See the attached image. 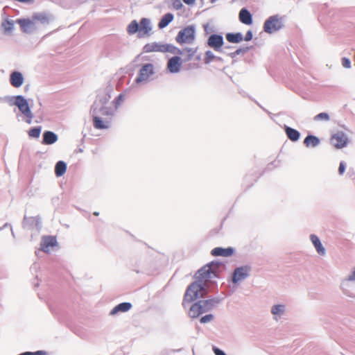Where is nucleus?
Wrapping results in <instances>:
<instances>
[{
	"label": "nucleus",
	"mask_w": 355,
	"mask_h": 355,
	"mask_svg": "<svg viewBox=\"0 0 355 355\" xmlns=\"http://www.w3.org/2000/svg\"><path fill=\"white\" fill-rule=\"evenodd\" d=\"M54 19L51 15L46 13H37L31 18L19 19L15 23L19 24L22 32L26 34L35 33L41 25H46Z\"/></svg>",
	"instance_id": "obj_3"
},
{
	"label": "nucleus",
	"mask_w": 355,
	"mask_h": 355,
	"mask_svg": "<svg viewBox=\"0 0 355 355\" xmlns=\"http://www.w3.org/2000/svg\"><path fill=\"white\" fill-rule=\"evenodd\" d=\"M214 318V315L207 314L200 318V322L203 324L211 322Z\"/></svg>",
	"instance_id": "obj_34"
},
{
	"label": "nucleus",
	"mask_w": 355,
	"mask_h": 355,
	"mask_svg": "<svg viewBox=\"0 0 355 355\" xmlns=\"http://www.w3.org/2000/svg\"><path fill=\"white\" fill-rule=\"evenodd\" d=\"M185 51L189 53V58L188 60L191 59V58L195 54V53L196 51V49H193L192 48H187L185 49Z\"/></svg>",
	"instance_id": "obj_40"
},
{
	"label": "nucleus",
	"mask_w": 355,
	"mask_h": 355,
	"mask_svg": "<svg viewBox=\"0 0 355 355\" xmlns=\"http://www.w3.org/2000/svg\"><path fill=\"white\" fill-rule=\"evenodd\" d=\"M207 43L211 48L219 51L223 45V38L221 35H211L209 36Z\"/></svg>",
	"instance_id": "obj_16"
},
{
	"label": "nucleus",
	"mask_w": 355,
	"mask_h": 355,
	"mask_svg": "<svg viewBox=\"0 0 355 355\" xmlns=\"http://www.w3.org/2000/svg\"><path fill=\"white\" fill-rule=\"evenodd\" d=\"M153 25L151 21L147 18H142L138 23L136 20L132 21L127 27L130 35L138 33L139 37H148L152 34Z\"/></svg>",
	"instance_id": "obj_4"
},
{
	"label": "nucleus",
	"mask_w": 355,
	"mask_h": 355,
	"mask_svg": "<svg viewBox=\"0 0 355 355\" xmlns=\"http://www.w3.org/2000/svg\"><path fill=\"white\" fill-rule=\"evenodd\" d=\"M34 355H45L46 353L43 351H37L36 352H33Z\"/></svg>",
	"instance_id": "obj_45"
},
{
	"label": "nucleus",
	"mask_w": 355,
	"mask_h": 355,
	"mask_svg": "<svg viewBox=\"0 0 355 355\" xmlns=\"http://www.w3.org/2000/svg\"><path fill=\"white\" fill-rule=\"evenodd\" d=\"M182 64V59L178 56H174L168 61L167 69L171 73H176L180 71Z\"/></svg>",
	"instance_id": "obj_15"
},
{
	"label": "nucleus",
	"mask_w": 355,
	"mask_h": 355,
	"mask_svg": "<svg viewBox=\"0 0 355 355\" xmlns=\"http://www.w3.org/2000/svg\"><path fill=\"white\" fill-rule=\"evenodd\" d=\"M226 39L230 42L239 43L243 40V35L240 33H227L226 35Z\"/></svg>",
	"instance_id": "obj_29"
},
{
	"label": "nucleus",
	"mask_w": 355,
	"mask_h": 355,
	"mask_svg": "<svg viewBox=\"0 0 355 355\" xmlns=\"http://www.w3.org/2000/svg\"><path fill=\"white\" fill-rule=\"evenodd\" d=\"M155 67L151 63L143 64L138 72L135 83L137 85L147 84L155 74Z\"/></svg>",
	"instance_id": "obj_6"
},
{
	"label": "nucleus",
	"mask_w": 355,
	"mask_h": 355,
	"mask_svg": "<svg viewBox=\"0 0 355 355\" xmlns=\"http://www.w3.org/2000/svg\"><path fill=\"white\" fill-rule=\"evenodd\" d=\"M15 22L12 19H5L1 22V27L5 33H11L14 29Z\"/></svg>",
	"instance_id": "obj_26"
},
{
	"label": "nucleus",
	"mask_w": 355,
	"mask_h": 355,
	"mask_svg": "<svg viewBox=\"0 0 355 355\" xmlns=\"http://www.w3.org/2000/svg\"><path fill=\"white\" fill-rule=\"evenodd\" d=\"M94 214L95 216H98V214H98V212H94Z\"/></svg>",
	"instance_id": "obj_46"
},
{
	"label": "nucleus",
	"mask_w": 355,
	"mask_h": 355,
	"mask_svg": "<svg viewBox=\"0 0 355 355\" xmlns=\"http://www.w3.org/2000/svg\"><path fill=\"white\" fill-rule=\"evenodd\" d=\"M282 27L281 19L277 15L269 17L264 23V31L268 33H272Z\"/></svg>",
	"instance_id": "obj_11"
},
{
	"label": "nucleus",
	"mask_w": 355,
	"mask_h": 355,
	"mask_svg": "<svg viewBox=\"0 0 355 355\" xmlns=\"http://www.w3.org/2000/svg\"><path fill=\"white\" fill-rule=\"evenodd\" d=\"M41 132V128L37 127L32 128L28 132V135L31 137L38 138Z\"/></svg>",
	"instance_id": "obj_32"
},
{
	"label": "nucleus",
	"mask_w": 355,
	"mask_h": 355,
	"mask_svg": "<svg viewBox=\"0 0 355 355\" xmlns=\"http://www.w3.org/2000/svg\"><path fill=\"white\" fill-rule=\"evenodd\" d=\"M59 248L57 239L53 236H44L40 241V250L47 254H50Z\"/></svg>",
	"instance_id": "obj_8"
},
{
	"label": "nucleus",
	"mask_w": 355,
	"mask_h": 355,
	"mask_svg": "<svg viewBox=\"0 0 355 355\" xmlns=\"http://www.w3.org/2000/svg\"><path fill=\"white\" fill-rule=\"evenodd\" d=\"M346 170V164L344 162H341L338 167V173L342 175Z\"/></svg>",
	"instance_id": "obj_37"
},
{
	"label": "nucleus",
	"mask_w": 355,
	"mask_h": 355,
	"mask_svg": "<svg viewBox=\"0 0 355 355\" xmlns=\"http://www.w3.org/2000/svg\"><path fill=\"white\" fill-rule=\"evenodd\" d=\"M234 252V249L232 248H216L212 250L211 254L214 256L230 257Z\"/></svg>",
	"instance_id": "obj_23"
},
{
	"label": "nucleus",
	"mask_w": 355,
	"mask_h": 355,
	"mask_svg": "<svg viewBox=\"0 0 355 355\" xmlns=\"http://www.w3.org/2000/svg\"><path fill=\"white\" fill-rule=\"evenodd\" d=\"M202 311H201V309L200 308V306L198 302L193 304L190 309H189V316L191 318H195L198 317L200 314H202Z\"/></svg>",
	"instance_id": "obj_28"
},
{
	"label": "nucleus",
	"mask_w": 355,
	"mask_h": 355,
	"mask_svg": "<svg viewBox=\"0 0 355 355\" xmlns=\"http://www.w3.org/2000/svg\"><path fill=\"white\" fill-rule=\"evenodd\" d=\"M24 116H29L31 117V109L28 106L27 100L22 96H17L14 103Z\"/></svg>",
	"instance_id": "obj_14"
},
{
	"label": "nucleus",
	"mask_w": 355,
	"mask_h": 355,
	"mask_svg": "<svg viewBox=\"0 0 355 355\" xmlns=\"http://www.w3.org/2000/svg\"><path fill=\"white\" fill-rule=\"evenodd\" d=\"M173 6L175 9L179 10L182 8V3L180 0H175L173 3Z\"/></svg>",
	"instance_id": "obj_39"
},
{
	"label": "nucleus",
	"mask_w": 355,
	"mask_h": 355,
	"mask_svg": "<svg viewBox=\"0 0 355 355\" xmlns=\"http://www.w3.org/2000/svg\"><path fill=\"white\" fill-rule=\"evenodd\" d=\"M214 58H215L214 54L211 51H207L205 53L204 60L206 64H209L212 61V60Z\"/></svg>",
	"instance_id": "obj_33"
},
{
	"label": "nucleus",
	"mask_w": 355,
	"mask_h": 355,
	"mask_svg": "<svg viewBox=\"0 0 355 355\" xmlns=\"http://www.w3.org/2000/svg\"><path fill=\"white\" fill-rule=\"evenodd\" d=\"M183 1L187 5H192L195 3L196 0H183Z\"/></svg>",
	"instance_id": "obj_44"
},
{
	"label": "nucleus",
	"mask_w": 355,
	"mask_h": 355,
	"mask_svg": "<svg viewBox=\"0 0 355 355\" xmlns=\"http://www.w3.org/2000/svg\"><path fill=\"white\" fill-rule=\"evenodd\" d=\"M285 130L288 137L291 141H297L300 139V134L297 130L287 126H286Z\"/></svg>",
	"instance_id": "obj_25"
},
{
	"label": "nucleus",
	"mask_w": 355,
	"mask_h": 355,
	"mask_svg": "<svg viewBox=\"0 0 355 355\" xmlns=\"http://www.w3.org/2000/svg\"><path fill=\"white\" fill-rule=\"evenodd\" d=\"M355 282V266L352 268L349 274L345 277L340 284V289L342 293L348 298H355V293L349 288V283Z\"/></svg>",
	"instance_id": "obj_7"
},
{
	"label": "nucleus",
	"mask_w": 355,
	"mask_h": 355,
	"mask_svg": "<svg viewBox=\"0 0 355 355\" xmlns=\"http://www.w3.org/2000/svg\"><path fill=\"white\" fill-rule=\"evenodd\" d=\"M58 139V135L51 132L46 131L43 134V144L51 145L55 144Z\"/></svg>",
	"instance_id": "obj_22"
},
{
	"label": "nucleus",
	"mask_w": 355,
	"mask_h": 355,
	"mask_svg": "<svg viewBox=\"0 0 355 355\" xmlns=\"http://www.w3.org/2000/svg\"><path fill=\"white\" fill-rule=\"evenodd\" d=\"M24 78L19 71H13L10 75V83L14 87L19 88L24 84Z\"/></svg>",
	"instance_id": "obj_17"
},
{
	"label": "nucleus",
	"mask_w": 355,
	"mask_h": 355,
	"mask_svg": "<svg viewBox=\"0 0 355 355\" xmlns=\"http://www.w3.org/2000/svg\"><path fill=\"white\" fill-rule=\"evenodd\" d=\"M35 222L36 226L37 227L39 225L40 221L37 218H25V225L29 224L31 223Z\"/></svg>",
	"instance_id": "obj_36"
},
{
	"label": "nucleus",
	"mask_w": 355,
	"mask_h": 355,
	"mask_svg": "<svg viewBox=\"0 0 355 355\" xmlns=\"http://www.w3.org/2000/svg\"><path fill=\"white\" fill-rule=\"evenodd\" d=\"M310 241L313 245L314 246L316 252L321 256H324L326 254V249L322 244L320 239L315 234H311Z\"/></svg>",
	"instance_id": "obj_18"
},
{
	"label": "nucleus",
	"mask_w": 355,
	"mask_h": 355,
	"mask_svg": "<svg viewBox=\"0 0 355 355\" xmlns=\"http://www.w3.org/2000/svg\"><path fill=\"white\" fill-rule=\"evenodd\" d=\"M194 40L195 28L192 26H189L183 30H181L176 37V41L180 44H191Z\"/></svg>",
	"instance_id": "obj_9"
},
{
	"label": "nucleus",
	"mask_w": 355,
	"mask_h": 355,
	"mask_svg": "<svg viewBox=\"0 0 355 355\" xmlns=\"http://www.w3.org/2000/svg\"><path fill=\"white\" fill-rule=\"evenodd\" d=\"M132 307L129 302H123L114 306L110 311V315H114L118 313H124L128 311Z\"/></svg>",
	"instance_id": "obj_20"
},
{
	"label": "nucleus",
	"mask_w": 355,
	"mask_h": 355,
	"mask_svg": "<svg viewBox=\"0 0 355 355\" xmlns=\"http://www.w3.org/2000/svg\"><path fill=\"white\" fill-rule=\"evenodd\" d=\"M143 51L144 53L170 52L172 53L182 54V51L180 49H177L171 44L155 42L146 44L143 48Z\"/></svg>",
	"instance_id": "obj_5"
},
{
	"label": "nucleus",
	"mask_w": 355,
	"mask_h": 355,
	"mask_svg": "<svg viewBox=\"0 0 355 355\" xmlns=\"http://www.w3.org/2000/svg\"><path fill=\"white\" fill-rule=\"evenodd\" d=\"M67 164L62 162L59 161L55 167V172L58 177L62 176L66 171Z\"/></svg>",
	"instance_id": "obj_30"
},
{
	"label": "nucleus",
	"mask_w": 355,
	"mask_h": 355,
	"mask_svg": "<svg viewBox=\"0 0 355 355\" xmlns=\"http://www.w3.org/2000/svg\"><path fill=\"white\" fill-rule=\"evenodd\" d=\"M173 15L171 13H167L162 17L158 26L159 28H164L168 25L173 20Z\"/></svg>",
	"instance_id": "obj_27"
},
{
	"label": "nucleus",
	"mask_w": 355,
	"mask_h": 355,
	"mask_svg": "<svg viewBox=\"0 0 355 355\" xmlns=\"http://www.w3.org/2000/svg\"><path fill=\"white\" fill-rule=\"evenodd\" d=\"M330 143L336 148H343L347 146L348 138L343 132H338L331 136Z\"/></svg>",
	"instance_id": "obj_12"
},
{
	"label": "nucleus",
	"mask_w": 355,
	"mask_h": 355,
	"mask_svg": "<svg viewBox=\"0 0 355 355\" xmlns=\"http://www.w3.org/2000/svg\"><path fill=\"white\" fill-rule=\"evenodd\" d=\"M270 311L272 320L279 322L286 314V305L284 303L274 304L271 306Z\"/></svg>",
	"instance_id": "obj_10"
},
{
	"label": "nucleus",
	"mask_w": 355,
	"mask_h": 355,
	"mask_svg": "<svg viewBox=\"0 0 355 355\" xmlns=\"http://www.w3.org/2000/svg\"><path fill=\"white\" fill-rule=\"evenodd\" d=\"M250 268L248 266H242L236 268L233 273L232 282L234 284H238L240 282L243 281L249 275Z\"/></svg>",
	"instance_id": "obj_13"
},
{
	"label": "nucleus",
	"mask_w": 355,
	"mask_h": 355,
	"mask_svg": "<svg viewBox=\"0 0 355 355\" xmlns=\"http://www.w3.org/2000/svg\"><path fill=\"white\" fill-rule=\"evenodd\" d=\"M212 350L215 355H227L223 350L214 346L212 347Z\"/></svg>",
	"instance_id": "obj_38"
},
{
	"label": "nucleus",
	"mask_w": 355,
	"mask_h": 355,
	"mask_svg": "<svg viewBox=\"0 0 355 355\" xmlns=\"http://www.w3.org/2000/svg\"><path fill=\"white\" fill-rule=\"evenodd\" d=\"M248 50V48L244 49H238L236 51L235 54L239 55L240 53L243 52H246Z\"/></svg>",
	"instance_id": "obj_43"
},
{
	"label": "nucleus",
	"mask_w": 355,
	"mask_h": 355,
	"mask_svg": "<svg viewBox=\"0 0 355 355\" xmlns=\"http://www.w3.org/2000/svg\"><path fill=\"white\" fill-rule=\"evenodd\" d=\"M304 144L306 147L315 148L320 144L318 137L313 135H308L304 140Z\"/></svg>",
	"instance_id": "obj_24"
},
{
	"label": "nucleus",
	"mask_w": 355,
	"mask_h": 355,
	"mask_svg": "<svg viewBox=\"0 0 355 355\" xmlns=\"http://www.w3.org/2000/svg\"><path fill=\"white\" fill-rule=\"evenodd\" d=\"M218 263L211 262L202 268L196 274V281L187 289L184 295L183 305L187 302H191L198 298L204 297L207 293L208 282L216 277Z\"/></svg>",
	"instance_id": "obj_2"
},
{
	"label": "nucleus",
	"mask_w": 355,
	"mask_h": 355,
	"mask_svg": "<svg viewBox=\"0 0 355 355\" xmlns=\"http://www.w3.org/2000/svg\"><path fill=\"white\" fill-rule=\"evenodd\" d=\"M26 117V122L28 124H31L32 123V119L33 118V112H31V117L29 116H24Z\"/></svg>",
	"instance_id": "obj_42"
},
{
	"label": "nucleus",
	"mask_w": 355,
	"mask_h": 355,
	"mask_svg": "<svg viewBox=\"0 0 355 355\" xmlns=\"http://www.w3.org/2000/svg\"><path fill=\"white\" fill-rule=\"evenodd\" d=\"M329 119H330L329 115L325 112L320 113L314 116V120L316 121H329Z\"/></svg>",
	"instance_id": "obj_31"
},
{
	"label": "nucleus",
	"mask_w": 355,
	"mask_h": 355,
	"mask_svg": "<svg viewBox=\"0 0 355 355\" xmlns=\"http://www.w3.org/2000/svg\"><path fill=\"white\" fill-rule=\"evenodd\" d=\"M110 98L111 96L108 92H101L91 107L90 114L96 129H107L110 127V119L123 101L122 95H119L112 101Z\"/></svg>",
	"instance_id": "obj_1"
},
{
	"label": "nucleus",
	"mask_w": 355,
	"mask_h": 355,
	"mask_svg": "<svg viewBox=\"0 0 355 355\" xmlns=\"http://www.w3.org/2000/svg\"><path fill=\"white\" fill-rule=\"evenodd\" d=\"M239 20L244 24L250 25L252 23V17L250 12L245 8H242L239 12Z\"/></svg>",
	"instance_id": "obj_21"
},
{
	"label": "nucleus",
	"mask_w": 355,
	"mask_h": 355,
	"mask_svg": "<svg viewBox=\"0 0 355 355\" xmlns=\"http://www.w3.org/2000/svg\"><path fill=\"white\" fill-rule=\"evenodd\" d=\"M218 302L219 300L217 299H210L198 302L203 313L211 310Z\"/></svg>",
	"instance_id": "obj_19"
},
{
	"label": "nucleus",
	"mask_w": 355,
	"mask_h": 355,
	"mask_svg": "<svg viewBox=\"0 0 355 355\" xmlns=\"http://www.w3.org/2000/svg\"><path fill=\"white\" fill-rule=\"evenodd\" d=\"M342 65L343 67L346 69H350L351 68V61L349 58H342Z\"/></svg>",
	"instance_id": "obj_35"
},
{
	"label": "nucleus",
	"mask_w": 355,
	"mask_h": 355,
	"mask_svg": "<svg viewBox=\"0 0 355 355\" xmlns=\"http://www.w3.org/2000/svg\"><path fill=\"white\" fill-rule=\"evenodd\" d=\"M252 38V33L251 31H248L246 34H245V38L244 40L245 41H250L251 40Z\"/></svg>",
	"instance_id": "obj_41"
}]
</instances>
